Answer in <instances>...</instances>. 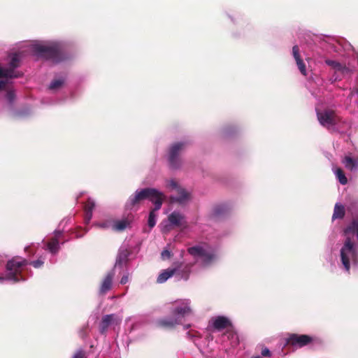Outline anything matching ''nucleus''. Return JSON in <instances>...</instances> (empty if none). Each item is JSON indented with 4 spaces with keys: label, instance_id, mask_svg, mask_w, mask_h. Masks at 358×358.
Listing matches in <instances>:
<instances>
[{
    "label": "nucleus",
    "instance_id": "obj_1",
    "mask_svg": "<svg viewBox=\"0 0 358 358\" xmlns=\"http://www.w3.org/2000/svg\"><path fill=\"white\" fill-rule=\"evenodd\" d=\"M145 199H148L153 203L155 206V210H159L165 199V196L162 192L155 188H144L136 191L134 194L129 196L125 204V208L128 210L138 209L141 201Z\"/></svg>",
    "mask_w": 358,
    "mask_h": 358
},
{
    "label": "nucleus",
    "instance_id": "obj_2",
    "mask_svg": "<svg viewBox=\"0 0 358 358\" xmlns=\"http://www.w3.org/2000/svg\"><path fill=\"white\" fill-rule=\"evenodd\" d=\"M32 50L37 56L55 63H58L64 59L60 47L57 44H34L32 46Z\"/></svg>",
    "mask_w": 358,
    "mask_h": 358
},
{
    "label": "nucleus",
    "instance_id": "obj_3",
    "mask_svg": "<svg viewBox=\"0 0 358 358\" xmlns=\"http://www.w3.org/2000/svg\"><path fill=\"white\" fill-rule=\"evenodd\" d=\"M188 145L187 141L176 142L171 145L168 152V160L171 169H178L182 164L180 153Z\"/></svg>",
    "mask_w": 358,
    "mask_h": 358
},
{
    "label": "nucleus",
    "instance_id": "obj_4",
    "mask_svg": "<svg viewBox=\"0 0 358 358\" xmlns=\"http://www.w3.org/2000/svg\"><path fill=\"white\" fill-rule=\"evenodd\" d=\"M28 264V261L22 257H14L9 260L6 264L8 271L7 278L17 282L20 281L19 276L22 272L23 266Z\"/></svg>",
    "mask_w": 358,
    "mask_h": 358
},
{
    "label": "nucleus",
    "instance_id": "obj_5",
    "mask_svg": "<svg viewBox=\"0 0 358 358\" xmlns=\"http://www.w3.org/2000/svg\"><path fill=\"white\" fill-rule=\"evenodd\" d=\"M317 116L320 123L327 128L335 126L341 121V117L331 110H325L322 112H317Z\"/></svg>",
    "mask_w": 358,
    "mask_h": 358
},
{
    "label": "nucleus",
    "instance_id": "obj_6",
    "mask_svg": "<svg viewBox=\"0 0 358 358\" xmlns=\"http://www.w3.org/2000/svg\"><path fill=\"white\" fill-rule=\"evenodd\" d=\"M134 220V215L132 213H129L121 219L113 220L111 228L115 231H124L131 228Z\"/></svg>",
    "mask_w": 358,
    "mask_h": 358
},
{
    "label": "nucleus",
    "instance_id": "obj_7",
    "mask_svg": "<svg viewBox=\"0 0 358 358\" xmlns=\"http://www.w3.org/2000/svg\"><path fill=\"white\" fill-rule=\"evenodd\" d=\"M188 252L204 265L210 264L214 258V255L207 252L205 248H188Z\"/></svg>",
    "mask_w": 358,
    "mask_h": 358
},
{
    "label": "nucleus",
    "instance_id": "obj_8",
    "mask_svg": "<svg viewBox=\"0 0 358 358\" xmlns=\"http://www.w3.org/2000/svg\"><path fill=\"white\" fill-rule=\"evenodd\" d=\"M341 259L345 269L349 271L350 262H357L356 248H342L341 250Z\"/></svg>",
    "mask_w": 358,
    "mask_h": 358
},
{
    "label": "nucleus",
    "instance_id": "obj_9",
    "mask_svg": "<svg viewBox=\"0 0 358 358\" xmlns=\"http://www.w3.org/2000/svg\"><path fill=\"white\" fill-rule=\"evenodd\" d=\"M313 340L308 335L292 334L287 338L286 343L288 345L302 348L310 343Z\"/></svg>",
    "mask_w": 358,
    "mask_h": 358
},
{
    "label": "nucleus",
    "instance_id": "obj_10",
    "mask_svg": "<svg viewBox=\"0 0 358 358\" xmlns=\"http://www.w3.org/2000/svg\"><path fill=\"white\" fill-rule=\"evenodd\" d=\"M121 320L118 318L115 314H109L104 315L99 324V331L101 334H106L108 328L113 324H120Z\"/></svg>",
    "mask_w": 358,
    "mask_h": 358
},
{
    "label": "nucleus",
    "instance_id": "obj_11",
    "mask_svg": "<svg viewBox=\"0 0 358 358\" xmlns=\"http://www.w3.org/2000/svg\"><path fill=\"white\" fill-rule=\"evenodd\" d=\"M113 277H114L113 270L109 271L107 273V275L104 278V279L101 285L100 289H99V292L101 294H102V295L106 294L111 289Z\"/></svg>",
    "mask_w": 358,
    "mask_h": 358
},
{
    "label": "nucleus",
    "instance_id": "obj_12",
    "mask_svg": "<svg viewBox=\"0 0 358 358\" xmlns=\"http://www.w3.org/2000/svg\"><path fill=\"white\" fill-rule=\"evenodd\" d=\"M292 55L296 61V63L297 64V66H298L300 72L301 73L302 75L306 76L307 71H306V64L303 62V59L301 58L300 53H299V48L298 47V45L293 46Z\"/></svg>",
    "mask_w": 358,
    "mask_h": 358
},
{
    "label": "nucleus",
    "instance_id": "obj_13",
    "mask_svg": "<svg viewBox=\"0 0 358 358\" xmlns=\"http://www.w3.org/2000/svg\"><path fill=\"white\" fill-rule=\"evenodd\" d=\"M180 324V320L178 317H173L171 319L164 318L157 320V325L159 327L171 329L175 328L177 324Z\"/></svg>",
    "mask_w": 358,
    "mask_h": 358
},
{
    "label": "nucleus",
    "instance_id": "obj_14",
    "mask_svg": "<svg viewBox=\"0 0 358 358\" xmlns=\"http://www.w3.org/2000/svg\"><path fill=\"white\" fill-rule=\"evenodd\" d=\"M325 63L331 67L336 73H338L341 75H345L349 73L348 68L343 64L331 59H326Z\"/></svg>",
    "mask_w": 358,
    "mask_h": 358
},
{
    "label": "nucleus",
    "instance_id": "obj_15",
    "mask_svg": "<svg viewBox=\"0 0 358 358\" xmlns=\"http://www.w3.org/2000/svg\"><path fill=\"white\" fill-rule=\"evenodd\" d=\"M229 326H231V323L230 320L226 317L218 316L213 320V327L217 331L224 329Z\"/></svg>",
    "mask_w": 358,
    "mask_h": 358
},
{
    "label": "nucleus",
    "instance_id": "obj_16",
    "mask_svg": "<svg viewBox=\"0 0 358 358\" xmlns=\"http://www.w3.org/2000/svg\"><path fill=\"white\" fill-rule=\"evenodd\" d=\"M20 66V57L17 54H14L11 57L10 62L9 63V67L6 69V70H10L13 73L12 75L16 76L10 77V78H16L22 76V73L20 72H15V69Z\"/></svg>",
    "mask_w": 358,
    "mask_h": 358
},
{
    "label": "nucleus",
    "instance_id": "obj_17",
    "mask_svg": "<svg viewBox=\"0 0 358 358\" xmlns=\"http://www.w3.org/2000/svg\"><path fill=\"white\" fill-rule=\"evenodd\" d=\"M178 196H171L170 200L172 203H178L180 204L185 203L190 199V194L183 188H178L177 192Z\"/></svg>",
    "mask_w": 358,
    "mask_h": 358
},
{
    "label": "nucleus",
    "instance_id": "obj_18",
    "mask_svg": "<svg viewBox=\"0 0 358 358\" xmlns=\"http://www.w3.org/2000/svg\"><path fill=\"white\" fill-rule=\"evenodd\" d=\"M345 167L350 171L358 170V158H352L350 156H345L342 159Z\"/></svg>",
    "mask_w": 358,
    "mask_h": 358
},
{
    "label": "nucleus",
    "instance_id": "obj_19",
    "mask_svg": "<svg viewBox=\"0 0 358 358\" xmlns=\"http://www.w3.org/2000/svg\"><path fill=\"white\" fill-rule=\"evenodd\" d=\"M191 313V309L187 306H179L176 308L173 311V315L175 317H178L181 321V318Z\"/></svg>",
    "mask_w": 358,
    "mask_h": 358
},
{
    "label": "nucleus",
    "instance_id": "obj_20",
    "mask_svg": "<svg viewBox=\"0 0 358 358\" xmlns=\"http://www.w3.org/2000/svg\"><path fill=\"white\" fill-rule=\"evenodd\" d=\"M176 269L175 268H168L166 270H164L158 276L157 279V282L158 283H163L166 282L169 278L173 275L176 273Z\"/></svg>",
    "mask_w": 358,
    "mask_h": 358
},
{
    "label": "nucleus",
    "instance_id": "obj_21",
    "mask_svg": "<svg viewBox=\"0 0 358 358\" xmlns=\"http://www.w3.org/2000/svg\"><path fill=\"white\" fill-rule=\"evenodd\" d=\"M344 234L345 236L349 234H356L358 239V218L355 219L352 222L344 229Z\"/></svg>",
    "mask_w": 358,
    "mask_h": 358
},
{
    "label": "nucleus",
    "instance_id": "obj_22",
    "mask_svg": "<svg viewBox=\"0 0 358 358\" xmlns=\"http://www.w3.org/2000/svg\"><path fill=\"white\" fill-rule=\"evenodd\" d=\"M184 217L178 212H173L169 215V221L170 223L174 226L179 227L181 225V222L183 220Z\"/></svg>",
    "mask_w": 358,
    "mask_h": 358
},
{
    "label": "nucleus",
    "instance_id": "obj_23",
    "mask_svg": "<svg viewBox=\"0 0 358 358\" xmlns=\"http://www.w3.org/2000/svg\"><path fill=\"white\" fill-rule=\"evenodd\" d=\"M345 208L342 204L336 203L334 209V213L332 215V219H343L345 216Z\"/></svg>",
    "mask_w": 358,
    "mask_h": 358
},
{
    "label": "nucleus",
    "instance_id": "obj_24",
    "mask_svg": "<svg viewBox=\"0 0 358 358\" xmlns=\"http://www.w3.org/2000/svg\"><path fill=\"white\" fill-rule=\"evenodd\" d=\"M62 236V233L61 231L55 232L54 236L51 238L46 246H58L59 244H63V242L60 240Z\"/></svg>",
    "mask_w": 358,
    "mask_h": 358
},
{
    "label": "nucleus",
    "instance_id": "obj_25",
    "mask_svg": "<svg viewBox=\"0 0 358 358\" xmlns=\"http://www.w3.org/2000/svg\"><path fill=\"white\" fill-rule=\"evenodd\" d=\"M94 207H95L94 201L91 199H88L85 205V210L87 216L88 217L89 219H90L92 217V211H93Z\"/></svg>",
    "mask_w": 358,
    "mask_h": 358
},
{
    "label": "nucleus",
    "instance_id": "obj_26",
    "mask_svg": "<svg viewBox=\"0 0 358 358\" xmlns=\"http://www.w3.org/2000/svg\"><path fill=\"white\" fill-rule=\"evenodd\" d=\"M335 174L341 185H346L348 183V179L343 171L341 168H337L336 169Z\"/></svg>",
    "mask_w": 358,
    "mask_h": 358
},
{
    "label": "nucleus",
    "instance_id": "obj_27",
    "mask_svg": "<svg viewBox=\"0 0 358 358\" xmlns=\"http://www.w3.org/2000/svg\"><path fill=\"white\" fill-rule=\"evenodd\" d=\"M129 254V252L127 249H124L122 251H121L117 258L115 266L122 265L124 262H125Z\"/></svg>",
    "mask_w": 358,
    "mask_h": 358
},
{
    "label": "nucleus",
    "instance_id": "obj_28",
    "mask_svg": "<svg viewBox=\"0 0 358 358\" xmlns=\"http://www.w3.org/2000/svg\"><path fill=\"white\" fill-rule=\"evenodd\" d=\"M155 207L150 212L148 224L150 228H152L156 224V217L157 215L155 213Z\"/></svg>",
    "mask_w": 358,
    "mask_h": 358
},
{
    "label": "nucleus",
    "instance_id": "obj_29",
    "mask_svg": "<svg viewBox=\"0 0 358 358\" xmlns=\"http://www.w3.org/2000/svg\"><path fill=\"white\" fill-rule=\"evenodd\" d=\"M64 83V80L63 79H57L54 80L51 82L49 88L50 90H57L59 87H61Z\"/></svg>",
    "mask_w": 358,
    "mask_h": 358
},
{
    "label": "nucleus",
    "instance_id": "obj_30",
    "mask_svg": "<svg viewBox=\"0 0 358 358\" xmlns=\"http://www.w3.org/2000/svg\"><path fill=\"white\" fill-rule=\"evenodd\" d=\"M12 71L10 70H6V69H3L0 66V78H10V77L15 76L14 75H12Z\"/></svg>",
    "mask_w": 358,
    "mask_h": 358
},
{
    "label": "nucleus",
    "instance_id": "obj_31",
    "mask_svg": "<svg viewBox=\"0 0 358 358\" xmlns=\"http://www.w3.org/2000/svg\"><path fill=\"white\" fill-rule=\"evenodd\" d=\"M167 186L173 189H176L177 192L178 191V188H181L178 182L173 179L168 181Z\"/></svg>",
    "mask_w": 358,
    "mask_h": 358
},
{
    "label": "nucleus",
    "instance_id": "obj_32",
    "mask_svg": "<svg viewBox=\"0 0 358 358\" xmlns=\"http://www.w3.org/2000/svg\"><path fill=\"white\" fill-rule=\"evenodd\" d=\"M32 265L34 268H41L44 264V261L42 259H38L37 260L32 261L29 263Z\"/></svg>",
    "mask_w": 358,
    "mask_h": 358
},
{
    "label": "nucleus",
    "instance_id": "obj_33",
    "mask_svg": "<svg viewBox=\"0 0 358 358\" xmlns=\"http://www.w3.org/2000/svg\"><path fill=\"white\" fill-rule=\"evenodd\" d=\"M72 358H87L86 353L83 350H78L73 354Z\"/></svg>",
    "mask_w": 358,
    "mask_h": 358
},
{
    "label": "nucleus",
    "instance_id": "obj_34",
    "mask_svg": "<svg viewBox=\"0 0 358 358\" xmlns=\"http://www.w3.org/2000/svg\"><path fill=\"white\" fill-rule=\"evenodd\" d=\"M161 256H162V259L163 260H166V259H168L171 257V252L168 250H164L162 253H161Z\"/></svg>",
    "mask_w": 358,
    "mask_h": 358
},
{
    "label": "nucleus",
    "instance_id": "obj_35",
    "mask_svg": "<svg viewBox=\"0 0 358 358\" xmlns=\"http://www.w3.org/2000/svg\"><path fill=\"white\" fill-rule=\"evenodd\" d=\"M15 98V93L13 91L9 90L6 93V99L12 102Z\"/></svg>",
    "mask_w": 358,
    "mask_h": 358
},
{
    "label": "nucleus",
    "instance_id": "obj_36",
    "mask_svg": "<svg viewBox=\"0 0 358 358\" xmlns=\"http://www.w3.org/2000/svg\"><path fill=\"white\" fill-rule=\"evenodd\" d=\"M261 354L262 356L268 357H271V355L270 350L267 348L262 349Z\"/></svg>",
    "mask_w": 358,
    "mask_h": 358
},
{
    "label": "nucleus",
    "instance_id": "obj_37",
    "mask_svg": "<svg viewBox=\"0 0 358 358\" xmlns=\"http://www.w3.org/2000/svg\"><path fill=\"white\" fill-rule=\"evenodd\" d=\"M129 281L128 275H123L120 280V284L124 285Z\"/></svg>",
    "mask_w": 358,
    "mask_h": 358
},
{
    "label": "nucleus",
    "instance_id": "obj_38",
    "mask_svg": "<svg viewBox=\"0 0 358 358\" xmlns=\"http://www.w3.org/2000/svg\"><path fill=\"white\" fill-rule=\"evenodd\" d=\"M343 246H346V247H348V246H354L353 244L352 243L351 241L348 238L345 243H344V245Z\"/></svg>",
    "mask_w": 358,
    "mask_h": 358
},
{
    "label": "nucleus",
    "instance_id": "obj_39",
    "mask_svg": "<svg viewBox=\"0 0 358 358\" xmlns=\"http://www.w3.org/2000/svg\"><path fill=\"white\" fill-rule=\"evenodd\" d=\"M7 84L6 81L4 80H0V90L3 89Z\"/></svg>",
    "mask_w": 358,
    "mask_h": 358
},
{
    "label": "nucleus",
    "instance_id": "obj_40",
    "mask_svg": "<svg viewBox=\"0 0 358 358\" xmlns=\"http://www.w3.org/2000/svg\"><path fill=\"white\" fill-rule=\"evenodd\" d=\"M80 336L82 338H85L87 336L86 332L84 329H82L80 331Z\"/></svg>",
    "mask_w": 358,
    "mask_h": 358
},
{
    "label": "nucleus",
    "instance_id": "obj_41",
    "mask_svg": "<svg viewBox=\"0 0 358 358\" xmlns=\"http://www.w3.org/2000/svg\"><path fill=\"white\" fill-rule=\"evenodd\" d=\"M50 249V251L51 253H56L57 252V250L59 248H55V247H52V248H48Z\"/></svg>",
    "mask_w": 358,
    "mask_h": 358
},
{
    "label": "nucleus",
    "instance_id": "obj_42",
    "mask_svg": "<svg viewBox=\"0 0 358 358\" xmlns=\"http://www.w3.org/2000/svg\"><path fill=\"white\" fill-rule=\"evenodd\" d=\"M228 334H229V336H231V337L235 336V337H236V338H237L236 335L233 331H228Z\"/></svg>",
    "mask_w": 358,
    "mask_h": 358
},
{
    "label": "nucleus",
    "instance_id": "obj_43",
    "mask_svg": "<svg viewBox=\"0 0 358 358\" xmlns=\"http://www.w3.org/2000/svg\"><path fill=\"white\" fill-rule=\"evenodd\" d=\"M356 92L358 94V88L356 90Z\"/></svg>",
    "mask_w": 358,
    "mask_h": 358
},
{
    "label": "nucleus",
    "instance_id": "obj_44",
    "mask_svg": "<svg viewBox=\"0 0 358 358\" xmlns=\"http://www.w3.org/2000/svg\"><path fill=\"white\" fill-rule=\"evenodd\" d=\"M357 55H358V52H357Z\"/></svg>",
    "mask_w": 358,
    "mask_h": 358
}]
</instances>
